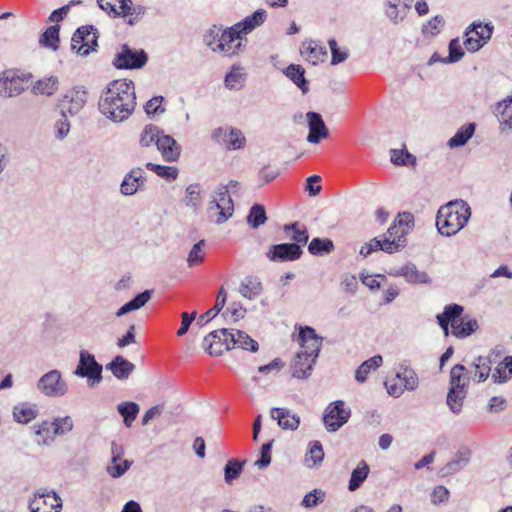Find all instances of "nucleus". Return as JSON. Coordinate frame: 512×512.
<instances>
[{
  "mask_svg": "<svg viewBox=\"0 0 512 512\" xmlns=\"http://www.w3.org/2000/svg\"><path fill=\"white\" fill-rule=\"evenodd\" d=\"M136 107L134 83L121 79L109 83L99 100L100 112L113 122L127 120Z\"/></svg>",
  "mask_w": 512,
  "mask_h": 512,
  "instance_id": "obj_1",
  "label": "nucleus"
},
{
  "mask_svg": "<svg viewBox=\"0 0 512 512\" xmlns=\"http://www.w3.org/2000/svg\"><path fill=\"white\" fill-rule=\"evenodd\" d=\"M471 217V208L462 199L452 200L442 205L436 216V226L439 233L445 237L457 234L468 223Z\"/></svg>",
  "mask_w": 512,
  "mask_h": 512,
  "instance_id": "obj_2",
  "label": "nucleus"
},
{
  "mask_svg": "<svg viewBox=\"0 0 512 512\" xmlns=\"http://www.w3.org/2000/svg\"><path fill=\"white\" fill-rule=\"evenodd\" d=\"M464 308L459 304H449L444 307V311L437 315V321L443 329L444 334H449V326L451 333L457 338H466L478 329L476 319L461 317Z\"/></svg>",
  "mask_w": 512,
  "mask_h": 512,
  "instance_id": "obj_3",
  "label": "nucleus"
},
{
  "mask_svg": "<svg viewBox=\"0 0 512 512\" xmlns=\"http://www.w3.org/2000/svg\"><path fill=\"white\" fill-rule=\"evenodd\" d=\"M233 212L234 205L227 187H217L211 196L207 208L210 221L221 225L232 217Z\"/></svg>",
  "mask_w": 512,
  "mask_h": 512,
  "instance_id": "obj_4",
  "label": "nucleus"
},
{
  "mask_svg": "<svg viewBox=\"0 0 512 512\" xmlns=\"http://www.w3.org/2000/svg\"><path fill=\"white\" fill-rule=\"evenodd\" d=\"M98 37L94 26H82L72 36L71 49L81 56H87L97 47Z\"/></svg>",
  "mask_w": 512,
  "mask_h": 512,
  "instance_id": "obj_5",
  "label": "nucleus"
},
{
  "mask_svg": "<svg viewBox=\"0 0 512 512\" xmlns=\"http://www.w3.org/2000/svg\"><path fill=\"white\" fill-rule=\"evenodd\" d=\"M37 389L47 397H62L68 392V384L59 370L45 373L37 382Z\"/></svg>",
  "mask_w": 512,
  "mask_h": 512,
  "instance_id": "obj_6",
  "label": "nucleus"
},
{
  "mask_svg": "<svg viewBox=\"0 0 512 512\" xmlns=\"http://www.w3.org/2000/svg\"><path fill=\"white\" fill-rule=\"evenodd\" d=\"M102 365L99 364L94 355L86 350H81L79 354V363L74 371L76 376L87 378L88 383L93 386L102 380Z\"/></svg>",
  "mask_w": 512,
  "mask_h": 512,
  "instance_id": "obj_7",
  "label": "nucleus"
},
{
  "mask_svg": "<svg viewBox=\"0 0 512 512\" xmlns=\"http://www.w3.org/2000/svg\"><path fill=\"white\" fill-rule=\"evenodd\" d=\"M493 27L489 24L474 22L465 32V40L463 42L465 48L469 52H476L491 38Z\"/></svg>",
  "mask_w": 512,
  "mask_h": 512,
  "instance_id": "obj_8",
  "label": "nucleus"
},
{
  "mask_svg": "<svg viewBox=\"0 0 512 512\" xmlns=\"http://www.w3.org/2000/svg\"><path fill=\"white\" fill-rule=\"evenodd\" d=\"M243 41H246L245 35L241 31L240 25L235 24L227 30H223V37L218 45L219 53L225 56L239 54L244 47Z\"/></svg>",
  "mask_w": 512,
  "mask_h": 512,
  "instance_id": "obj_9",
  "label": "nucleus"
},
{
  "mask_svg": "<svg viewBox=\"0 0 512 512\" xmlns=\"http://www.w3.org/2000/svg\"><path fill=\"white\" fill-rule=\"evenodd\" d=\"M87 102V91L82 87H75L68 90L59 103L63 116L77 115Z\"/></svg>",
  "mask_w": 512,
  "mask_h": 512,
  "instance_id": "obj_10",
  "label": "nucleus"
},
{
  "mask_svg": "<svg viewBox=\"0 0 512 512\" xmlns=\"http://www.w3.org/2000/svg\"><path fill=\"white\" fill-rule=\"evenodd\" d=\"M351 411L345 407L344 401L337 400L326 408L323 421L329 432H335L341 428L350 418Z\"/></svg>",
  "mask_w": 512,
  "mask_h": 512,
  "instance_id": "obj_11",
  "label": "nucleus"
},
{
  "mask_svg": "<svg viewBox=\"0 0 512 512\" xmlns=\"http://www.w3.org/2000/svg\"><path fill=\"white\" fill-rule=\"evenodd\" d=\"M211 138L216 143L229 150H238L246 143L245 136L240 129L234 127H219L212 131Z\"/></svg>",
  "mask_w": 512,
  "mask_h": 512,
  "instance_id": "obj_12",
  "label": "nucleus"
},
{
  "mask_svg": "<svg viewBox=\"0 0 512 512\" xmlns=\"http://www.w3.org/2000/svg\"><path fill=\"white\" fill-rule=\"evenodd\" d=\"M231 330L219 329L210 332L203 340L204 349L211 356H220L224 351L232 349Z\"/></svg>",
  "mask_w": 512,
  "mask_h": 512,
  "instance_id": "obj_13",
  "label": "nucleus"
},
{
  "mask_svg": "<svg viewBox=\"0 0 512 512\" xmlns=\"http://www.w3.org/2000/svg\"><path fill=\"white\" fill-rule=\"evenodd\" d=\"M24 76L18 71L9 69L0 74V95L3 97H16L24 90Z\"/></svg>",
  "mask_w": 512,
  "mask_h": 512,
  "instance_id": "obj_14",
  "label": "nucleus"
},
{
  "mask_svg": "<svg viewBox=\"0 0 512 512\" xmlns=\"http://www.w3.org/2000/svg\"><path fill=\"white\" fill-rule=\"evenodd\" d=\"M147 59V54L143 50H132L127 45H123L113 63L118 69H138L146 64Z\"/></svg>",
  "mask_w": 512,
  "mask_h": 512,
  "instance_id": "obj_15",
  "label": "nucleus"
},
{
  "mask_svg": "<svg viewBox=\"0 0 512 512\" xmlns=\"http://www.w3.org/2000/svg\"><path fill=\"white\" fill-rule=\"evenodd\" d=\"M62 500L54 491L37 492L29 503L31 512H60Z\"/></svg>",
  "mask_w": 512,
  "mask_h": 512,
  "instance_id": "obj_16",
  "label": "nucleus"
},
{
  "mask_svg": "<svg viewBox=\"0 0 512 512\" xmlns=\"http://www.w3.org/2000/svg\"><path fill=\"white\" fill-rule=\"evenodd\" d=\"M73 427L74 423L70 416L58 417L51 422L43 421L35 426V434L49 436L52 431L54 436H63L72 431Z\"/></svg>",
  "mask_w": 512,
  "mask_h": 512,
  "instance_id": "obj_17",
  "label": "nucleus"
},
{
  "mask_svg": "<svg viewBox=\"0 0 512 512\" xmlns=\"http://www.w3.org/2000/svg\"><path fill=\"white\" fill-rule=\"evenodd\" d=\"M298 341L301 346V352L306 356L317 359L322 346V338L316 335V332L311 327H304L300 329Z\"/></svg>",
  "mask_w": 512,
  "mask_h": 512,
  "instance_id": "obj_18",
  "label": "nucleus"
},
{
  "mask_svg": "<svg viewBox=\"0 0 512 512\" xmlns=\"http://www.w3.org/2000/svg\"><path fill=\"white\" fill-rule=\"evenodd\" d=\"M302 252L300 245L296 243H282L271 246L267 257L271 261L286 262L299 259Z\"/></svg>",
  "mask_w": 512,
  "mask_h": 512,
  "instance_id": "obj_19",
  "label": "nucleus"
},
{
  "mask_svg": "<svg viewBox=\"0 0 512 512\" xmlns=\"http://www.w3.org/2000/svg\"><path fill=\"white\" fill-rule=\"evenodd\" d=\"M156 146L165 161L175 162L180 158L181 146L172 136L165 134L163 131L157 139Z\"/></svg>",
  "mask_w": 512,
  "mask_h": 512,
  "instance_id": "obj_20",
  "label": "nucleus"
},
{
  "mask_svg": "<svg viewBox=\"0 0 512 512\" xmlns=\"http://www.w3.org/2000/svg\"><path fill=\"white\" fill-rule=\"evenodd\" d=\"M99 7L114 17H127L136 13L131 0H97Z\"/></svg>",
  "mask_w": 512,
  "mask_h": 512,
  "instance_id": "obj_21",
  "label": "nucleus"
},
{
  "mask_svg": "<svg viewBox=\"0 0 512 512\" xmlns=\"http://www.w3.org/2000/svg\"><path fill=\"white\" fill-rule=\"evenodd\" d=\"M307 120L309 126L308 142L316 144L319 143L322 138L328 136V129L319 113L308 112Z\"/></svg>",
  "mask_w": 512,
  "mask_h": 512,
  "instance_id": "obj_22",
  "label": "nucleus"
},
{
  "mask_svg": "<svg viewBox=\"0 0 512 512\" xmlns=\"http://www.w3.org/2000/svg\"><path fill=\"white\" fill-rule=\"evenodd\" d=\"M270 416L276 420L278 425L284 430L295 431L300 425V417L297 414H293L287 408H272L270 410Z\"/></svg>",
  "mask_w": 512,
  "mask_h": 512,
  "instance_id": "obj_23",
  "label": "nucleus"
},
{
  "mask_svg": "<svg viewBox=\"0 0 512 512\" xmlns=\"http://www.w3.org/2000/svg\"><path fill=\"white\" fill-rule=\"evenodd\" d=\"M145 178L143 176V170L141 168L132 169L128 174L125 175L120 191L125 196L134 195L144 185Z\"/></svg>",
  "mask_w": 512,
  "mask_h": 512,
  "instance_id": "obj_24",
  "label": "nucleus"
},
{
  "mask_svg": "<svg viewBox=\"0 0 512 512\" xmlns=\"http://www.w3.org/2000/svg\"><path fill=\"white\" fill-rule=\"evenodd\" d=\"M316 359L306 356L301 351L296 354L292 363L293 377L298 379H306L310 376Z\"/></svg>",
  "mask_w": 512,
  "mask_h": 512,
  "instance_id": "obj_25",
  "label": "nucleus"
},
{
  "mask_svg": "<svg viewBox=\"0 0 512 512\" xmlns=\"http://www.w3.org/2000/svg\"><path fill=\"white\" fill-rule=\"evenodd\" d=\"M396 275L403 276L411 284H429L431 282L428 274L419 270L413 263H407L402 266Z\"/></svg>",
  "mask_w": 512,
  "mask_h": 512,
  "instance_id": "obj_26",
  "label": "nucleus"
},
{
  "mask_svg": "<svg viewBox=\"0 0 512 512\" xmlns=\"http://www.w3.org/2000/svg\"><path fill=\"white\" fill-rule=\"evenodd\" d=\"M107 369H109L117 379L123 380L130 376L135 366L124 357L118 355L107 365Z\"/></svg>",
  "mask_w": 512,
  "mask_h": 512,
  "instance_id": "obj_27",
  "label": "nucleus"
},
{
  "mask_svg": "<svg viewBox=\"0 0 512 512\" xmlns=\"http://www.w3.org/2000/svg\"><path fill=\"white\" fill-rule=\"evenodd\" d=\"M232 348H241L250 352H256L259 348L257 341L241 330L231 329Z\"/></svg>",
  "mask_w": 512,
  "mask_h": 512,
  "instance_id": "obj_28",
  "label": "nucleus"
},
{
  "mask_svg": "<svg viewBox=\"0 0 512 512\" xmlns=\"http://www.w3.org/2000/svg\"><path fill=\"white\" fill-rule=\"evenodd\" d=\"M302 55L311 63L323 62L327 57V50L324 46L315 41L303 44Z\"/></svg>",
  "mask_w": 512,
  "mask_h": 512,
  "instance_id": "obj_29",
  "label": "nucleus"
},
{
  "mask_svg": "<svg viewBox=\"0 0 512 512\" xmlns=\"http://www.w3.org/2000/svg\"><path fill=\"white\" fill-rule=\"evenodd\" d=\"M470 377L467 369L462 364H456L450 371V388L466 390L468 388Z\"/></svg>",
  "mask_w": 512,
  "mask_h": 512,
  "instance_id": "obj_30",
  "label": "nucleus"
},
{
  "mask_svg": "<svg viewBox=\"0 0 512 512\" xmlns=\"http://www.w3.org/2000/svg\"><path fill=\"white\" fill-rule=\"evenodd\" d=\"M38 415V407L32 403H20L13 409V416L15 421L22 424H27Z\"/></svg>",
  "mask_w": 512,
  "mask_h": 512,
  "instance_id": "obj_31",
  "label": "nucleus"
},
{
  "mask_svg": "<svg viewBox=\"0 0 512 512\" xmlns=\"http://www.w3.org/2000/svg\"><path fill=\"white\" fill-rule=\"evenodd\" d=\"M284 74L302 91L303 94L308 92V82L304 76L305 70L301 65H289L284 70Z\"/></svg>",
  "mask_w": 512,
  "mask_h": 512,
  "instance_id": "obj_32",
  "label": "nucleus"
},
{
  "mask_svg": "<svg viewBox=\"0 0 512 512\" xmlns=\"http://www.w3.org/2000/svg\"><path fill=\"white\" fill-rule=\"evenodd\" d=\"M239 292L244 298L255 299L262 293V284L258 278L248 276L241 282Z\"/></svg>",
  "mask_w": 512,
  "mask_h": 512,
  "instance_id": "obj_33",
  "label": "nucleus"
},
{
  "mask_svg": "<svg viewBox=\"0 0 512 512\" xmlns=\"http://www.w3.org/2000/svg\"><path fill=\"white\" fill-rule=\"evenodd\" d=\"M59 88V80L55 76L45 77L34 83L32 92L36 95L52 96Z\"/></svg>",
  "mask_w": 512,
  "mask_h": 512,
  "instance_id": "obj_34",
  "label": "nucleus"
},
{
  "mask_svg": "<svg viewBox=\"0 0 512 512\" xmlns=\"http://www.w3.org/2000/svg\"><path fill=\"white\" fill-rule=\"evenodd\" d=\"M152 296L151 290H145L144 292L135 296L132 300L124 304L121 308L116 312L117 317H121L133 310H137L145 306V304L150 300Z\"/></svg>",
  "mask_w": 512,
  "mask_h": 512,
  "instance_id": "obj_35",
  "label": "nucleus"
},
{
  "mask_svg": "<svg viewBox=\"0 0 512 512\" xmlns=\"http://www.w3.org/2000/svg\"><path fill=\"white\" fill-rule=\"evenodd\" d=\"M324 459V451L319 441H312L309 449L305 454L304 463L308 468H314L322 463Z\"/></svg>",
  "mask_w": 512,
  "mask_h": 512,
  "instance_id": "obj_36",
  "label": "nucleus"
},
{
  "mask_svg": "<svg viewBox=\"0 0 512 512\" xmlns=\"http://www.w3.org/2000/svg\"><path fill=\"white\" fill-rule=\"evenodd\" d=\"M369 466L365 461H360L358 466L352 471L348 484L350 491H356L369 475Z\"/></svg>",
  "mask_w": 512,
  "mask_h": 512,
  "instance_id": "obj_37",
  "label": "nucleus"
},
{
  "mask_svg": "<svg viewBox=\"0 0 512 512\" xmlns=\"http://www.w3.org/2000/svg\"><path fill=\"white\" fill-rule=\"evenodd\" d=\"M470 459V451L468 449L460 450L455 458L446 464L444 468H442V472L444 475L453 474L463 469L469 462Z\"/></svg>",
  "mask_w": 512,
  "mask_h": 512,
  "instance_id": "obj_38",
  "label": "nucleus"
},
{
  "mask_svg": "<svg viewBox=\"0 0 512 512\" xmlns=\"http://www.w3.org/2000/svg\"><path fill=\"white\" fill-rule=\"evenodd\" d=\"M474 132H475V124L474 123H469V124L463 125L461 128L458 129V131L455 133V135L449 139L448 145L451 148L463 146L473 136Z\"/></svg>",
  "mask_w": 512,
  "mask_h": 512,
  "instance_id": "obj_39",
  "label": "nucleus"
},
{
  "mask_svg": "<svg viewBox=\"0 0 512 512\" xmlns=\"http://www.w3.org/2000/svg\"><path fill=\"white\" fill-rule=\"evenodd\" d=\"M266 11L263 9H259L255 11L252 15L247 16L242 22L236 23V25H240V29L244 35H247L257 26L261 25L266 19Z\"/></svg>",
  "mask_w": 512,
  "mask_h": 512,
  "instance_id": "obj_40",
  "label": "nucleus"
},
{
  "mask_svg": "<svg viewBox=\"0 0 512 512\" xmlns=\"http://www.w3.org/2000/svg\"><path fill=\"white\" fill-rule=\"evenodd\" d=\"M245 76L243 68L233 66L231 71L225 76V86L230 90H240L244 85Z\"/></svg>",
  "mask_w": 512,
  "mask_h": 512,
  "instance_id": "obj_41",
  "label": "nucleus"
},
{
  "mask_svg": "<svg viewBox=\"0 0 512 512\" xmlns=\"http://www.w3.org/2000/svg\"><path fill=\"white\" fill-rule=\"evenodd\" d=\"M383 358L381 355H375L370 359L364 361L356 370L355 378L358 382H364L372 369H377L381 366Z\"/></svg>",
  "mask_w": 512,
  "mask_h": 512,
  "instance_id": "obj_42",
  "label": "nucleus"
},
{
  "mask_svg": "<svg viewBox=\"0 0 512 512\" xmlns=\"http://www.w3.org/2000/svg\"><path fill=\"white\" fill-rule=\"evenodd\" d=\"M118 413L123 417L126 427H131L139 413V405L135 402H122L117 406Z\"/></svg>",
  "mask_w": 512,
  "mask_h": 512,
  "instance_id": "obj_43",
  "label": "nucleus"
},
{
  "mask_svg": "<svg viewBox=\"0 0 512 512\" xmlns=\"http://www.w3.org/2000/svg\"><path fill=\"white\" fill-rule=\"evenodd\" d=\"M284 231L287 234V237L298 245L306 244L308 241L309 236L306 227L297 222L291 225H285Z\"/></svg>",
  "mask_w": 512,
  "mask_h": 512,
  "instance_id": "obj_44",
  "label": "nucleus"
},
{
  "mask_svg": "<svg viewBox=\"0 0 512 512\" xmlns=\"http://www.w3.org/2000/svg\"><path fill=\"white\" fill-rule=\"evenodd\" d=\"M466 395V390L449 389L446 402L451 412L454 414H459L461 412L463 401L466 398Z\"/></svg>",
  "mask_w": 512,
  "mask_h": 512,
  "instance_id": "obj_45",
  "label": "nucleus"
},
{
  "mask_svg": "<svg viewBox=\"0 0 512 512\" xmlns=\"http://www.w3.org/2000/svg\"><path fill=\"white\" fill-rule=\"evenodd\" d=\"M495 383H504L512 378V356H506L492 374Z\"/></svg>",
  "mask_w": 512,
  "mask_h": 512,
  "instance_id": "obj_46",
  "label": "nucleus"
},
{
  "mask_svg": "<svg viewBox=\"0 0 512 512\" xmlns=\"http://www.w3.org/2000/svg\"><path fill=\"white\" fill-rule=\"evenodd\" d=\"M474 372L472 379L477 382H484L490 374V361L486 357L479 356L473 363Z\"/></svg>",
  "mask_w": 512,
  "mask_h": 512,
  "instance_id": "obj_47",
  "label": "nucleus"
},
{
  "mask_svg": "<svg viewBox=\"0 0 512 512\" xmlns=\"http://www.w3.org/2000/svg\"><path fill=\"white\" fill-rule=\"evenodd\" d=\"M267 220L265 208L261 204H254L247 215V223L253 228L256 229L259 226L263 225Z\"/></svg>",
  "mask_w": 512,
  "mask_h": 512,
  "instance_id": "obj_48",
  "label": "nucleus"
},
{
  "mask_svg": "<svg viewBox=\"0 0 512 512\" xmlns=\"http://www.w3.org/2000/svg\"><path fill=\"white\" fill-rule=\"evenodd\" d=\"M334 250V244L330 239L313 238L309 243L308 251L312 255L329 254Z\"/></svg>",
  "mask_w": 512,
  "mask_h": 512,
  "instance_id": "obj_49",
  "label": "nucleus"
},
{
  "mask_svg": "<svg viewBox=\"0 0 512 512\" xmlns=\"http://www.w3.org/2000/svg\"><path fill=\"white\" fill-rule=\"evenodd\" d=\"M201 190L199 184H191L186 188L184 203L193 210H198L201 204Z\"/></svg>",
  "mask_w": 512,
  "mask_h": 512,
  "instance_id": "obj_50",
  "label": "nucleus"
},
{
  "mask_svg": "<svg viewBox=\"0 0 512 512\" xmlns=\"http://www.w3.org/2000/svg\"><path fill=\"white\" fill-rule=\"evenodd\" d=\"M39 42L41 45L45 47L57 50L59 43V26L54 25L48 27L45 30V32L41 35Z\"/></svg>",
  "mask_w": 512,
  "mask_h": 512,
  "instance_id": "obj_51",
  "label": "nucleus"
},
{
  "mask_svg": "<svg viewBox=\"0 0 512 512\" xmlns=\"http://www.w3.org/2000/svg\"><path fill=\"white\" fill-rule=\"evenodd\" d=\"M147 169L153 171L157 176L167 180L173 181L178 177V169L172 166H163L148 162L146 164Z\"/></svg>",
  "mask_w": 512,
  "mask_h": 512,
  "instance_id": "obj_52",
  "label": "nucleus"
},
{
  "mask_svg": "<svg viewBox=\"0 0 512 512\" xmlns=\"http://www.w3.org/2000/svg\"><path fill=\"white\" fill-rule=\"evenodd\" d=\"M244 464V461L240 462L236 459H231L226 463L224 467V479L227 484H231L240 476Z\"/></svg>",
  "mask_w": 512,
  "mask_h": 512,
  "instance_id": "obj_53",
  "label": "nucleus"
},
{
  "mask_svg": "<svg viewBox=\"0 0 512 512\" xmlns=\"http://www.w3.org/2000/svg\"><path fill=\"white\" fill-rule=\"evenodd\" d=\"M162 130L155 125H147L144 127L141 135L139 143L142 147H148L152 143L157 144V139L159 138Z\"/></svg>",
  "mask_w": 512,
  "mask_h": 512,
  "instance_id": "obj_54",
  "label": "nucleus"
},
{
  "mask_svg": "<svg viewBox=\"0 0 512 512\" xmlns=\"http://www.w3.org/2000/svg\"><path fill=\"white\" fill-rule=\"evenodd\" d=\"M221 37H223V29L214 25L204 34V42L213 52L219 53L218 45Z\"/></svg>",
  "mask_w": 512,
  "mask_h": 512,
  "instance_id": "obj_55",
  "label": "nucleus"
},
{
  "mask_svg": "<svg viewBox=\"0 0 512 512\" xmlns=\"http://www.w3.org/2000/svg\"><path fill=\"white\" fill-rule=\"evenodd\" d=\"M391 161L396 165L403 166H415L416 165V157L410 154L405 149H393L391 150Z\"/></svg>",
  "mask_w": 512,
  "mask_h": 512,
  "instance_id": "obj_56",
  "label": "nucleus"
},
{
  "mask_svg": "<svg viewBox=\"0 0 512 512\" xmlns=\"http://www.w3.org/2000/svg\"><path fill=\"white\" fill-rule=\"evenodd\" d=\"M396 378L401 381L404 389L413 391L418 386L417 374L411 369L405 368L402 372L397 373Z\"/></svg>",
  "mask_w": 512,
  "mask_h": 512,
  "instance_id": "obj_57",
  "label": "nucleus"
},
{
  "mask_svg": "<svg viewBox=\"0 0 512 512\" xmlns=\"http://www.w3.org/2000/svg\"><path fill=\"white\" fill-rule=\"evenodd\" d=\"M497 112L501 115V124L512 127V96L498 103Z\"/></svg>",
  "mask_w": 512,
  "mask_h": 512,
  "instance_id": "obj_58",
  "label": "nucleus"
},
{
  "mask_svg": "<svg viewBox=\"0 0 512 512\" xmlns=\"http://www.w3.org/2000/svg\"><path fill=\"white\" fill-rule=\"evenodd\" d=\"M204 246H205L204 240H200L199 242H197L196 244L193 245L192 249L189 252L188 258H187V263H188L189 267L196 266L204 260V257H205Z\"/></svg>",
  "mask_w": 512,
  "mask_h": 512,
  "instance_id": "obj_59",
  "label": "nucleus"
},
{
  "mask_svg": "<svg viewBox=\"0 0 512 512\" xmlns=\"http://www.w3.org/2000/svg\"><path fill=\"white\" fill-rule=\"evenodd\" d=\"M325 493L321 490L314 489L313 491L307 493L303 500L302 505L305 508H313L316 507L319 503L324 501Z\"/></svg>",
  "mask_w": 512,
  "mask_h": 512,
  "instance_id": "obj_60",
  "label": "nucleus"
},
{
  "mask_svg": "<svg viewBox=\"0 0 512 512\" xmlns=\"http://www.w3.org/2000/svg\"><path fill=\"white\" fill-rule=\"evenodd\" d=\"M329 47L331 49L332 59L331 64L337 65L344 62L348 58V52L346 50H340L338 47L337 41L335 39H330Z\"/></svg>",
  "mask_w": 512,
  "mask_h": 512,
  "instance_id": "obj_61",
  "label": "nucleus"
},
{
  "mask_svg": "<svg viewBox=\"0 0 512 512\" xmlns=\"http://www.w3.org/2000/svg\"><path fill=\"white\" fill-rule=\"evenodd\" d=\"M444 19L437 15L422 26V33L425 35H436L440 32Z\"/></svg>",
  "mask_w": 512,
  "mask_h": 512,
  "instance_id": "obj_62",
  "label": "nucleus"
},
{
  "mask_svg": "<svg viewBox=\"0 0 512 512\" xmlns=\"http://www.w3.org/2000/svg\"><path fill=\"white\" fill-rule=\"evenodd\" d=\"M464 55L463 49L458 39H453L449 43V55L445 59V63L458 62Z\"/></svg>",
  "mask_w": 512,
  "mask_h": 512,
  "instance_id": "obj_63",
  "label": "nucleus"
},
{
  "mask_svg": "<svg viewBox=\"0 0 512 512\" xmlns=\"http://www.w3.org/2000/svg\"><path fill=\"white\" fill-rule=\"evenodd\" d=\"M132 462L128 460H124L121 464H110L107 466V473L112 478H119L125 474V472L130 468Z\"/></svg>",
  "mask_w": 512,
  "mask_h": 512,
  "instance_id": "obj_64",
  "label": "nucleus"
}]
</instances>
